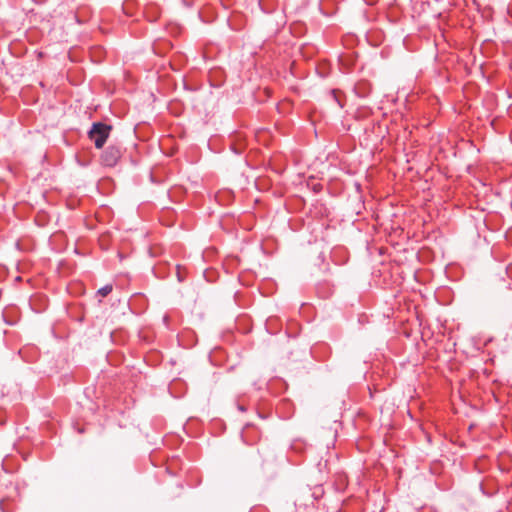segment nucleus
Instances as JSON below:
<instances>
[{
	"instance_id": "f257e3e1",
	"label": "nucleus",
	"mask_w": 512,
	"mask_h": 512,
	"mask_svg": "<svg viewBox=\"0 0 512 512\" xmlns=\"http://www.w3.org/2000/svg\"><path fill=\"white\" fill-rule=\"evenodd\" d=\"M112 127L102 122L93 123L88 136L95 144V147L100 149L106 143Z\"/></svg>"
},
{
	"instance_id": "f03ea898",
	"label": "nucleus",
	"mask_w": 512,
	"mask_h": 512,
	"mask_svg": "<svg viewBox=\"0 0 512 512\" xmlns=\"http://www.w3.org/2000/svg\"><path fill=\"white\" fill-rule=\"evenodd\" d=\"M122 157V149L118 145L111 144L101 156L102 164L107 167H114Z\"/></svg>"
},
{
	"instance_id": "7ed1b4c3",
	"label": "nucleus",
	"mask_w": 512,
	"mask_h": 512,
	"mask_svg": "<svg viewBox=\"0 0 512 512\" xmlns=\"http://www.w3.org/2000/svg\"><path fill=\"white\" fill-rule=\"evenodd\" d=\"M113 290V286L111 284H107L103 287H101L98 291H97V294L102 296V297H106L108 296Z\"/></svg>"
},
{
	"instance_id": "20e7f679",
	"label": "nucleus",
	"mask_w": 512,
	"mask_h": 512,
	"mask_svg": "<svg viewBox=\"0 0 512 512\" xmlns=\"http://www.w3.org/2000/svg\"><path fill=\"white\" fill-rule=\"evenodd\" d=\"M331 96L333 97V100L340 106V107H343V104L340 102L337 94H336V91L335 90H332L331 91Z\"/></svg>"
}]
</instances>
